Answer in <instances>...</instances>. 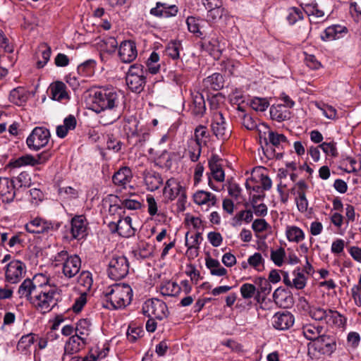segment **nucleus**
<instances>
[{
    "mask_svg": "<svg viewBox=\"0 0 361 361\" xmlns=\"http://www.w3.org/2000/svg\"><path fill=\"white\" fill-rule=\"evenodd\" d=\"M302 9L309 16H313L317 19H322L324 17V12L319 8L315 1L302 4Z\"/></svg>",
    "mask_w": 361,
    "mask_h": 361,
    "instance_id": "nucleus-40",
    "label": "nucleus"
},
{
    "mask_svg": "<svg viewBox=\"0 0 361 361\" xmlns=\"http://www.w3.org/2000/svg\"><path fill=\"white\" fill-rule=\"evenodd\" d=\"M287 238L289 241L300 242L305 238L303 231L297 226H292L286 231Z\"/></svg>",
    "mask_w": 361,
    "mask_h": 361,
    "instance_id": "nucleus-51",
    "label": "nucleus"
},
{
    "mask_svg": "<svg viewBox=\"0 0 361 361\" xmlns=\"http://www.w3.org/2000/svg\"><path fill=\"white\" fill-rule=\"evenodd\" d=\"M212 130L214 135L221 140H228L232 132L231 126L226 121L223 114L220 111L214 114Z\"/></svg>",
    "mask_w": 361,
    "mask_h": 361,
    "instance_id": "nucleus-13",
    "label": "nucleus"
},
{
    "mask_svg": "<svg viewBox=\"0 0 361 361\" xmlns=\"http://www.w3.org/2000/svg\"><path fill=\"white\" fill-rule=\"evenodd\" d=\"M77 121L73 115H69L63 121V125L59 126L56 128V135L61 138L65 137L68 132L75 129Z\"/></svg>",
    "mask_w": 361,
    "mask_h": 361,
    "instance_id": "nucleus-33",
    "label": "nucleus"
},
{
    "mask_svg": "<svg viewBox=\"0 0 361 361\" xmlns=\"http://www.w3.org/2000/svg\"><path fill=\"white\" fill-rule=\"evenodd\" d=\"M60 300V293L56 286H51L48 280L41 283L39 288L33 296L31 304L42 313L50 312Z\"/></svg>",
    "mask_w": 361,
    "mask_h": 361,
    "instance_id": "nucleus-3",
    "label": "nucleus"
},
{
    "mask_svg": "<svg viewBox=\"0 0 361 361\" xmlns=\"http://www.w3.org/2000/svg\"><path fill=\"white\" fill-rule=\"evenodd\" d=\"M118 56L123 63H131L137 56V50L135 42L125 40L118 48Z\"/></svg>",
    "mask_w": 361,
    "mask_h": 361,
    "instance_id": "nucleus-16",
    "label": "nucleus"
},
{
    "mask_svg": "<svg viewBox=\"0 0 361 361\" xmlns=\"http://www.w3.org/2000/svg\"><path fill=\"white\" fill-rule=\"evenodd\" d=\"M147 188L150 191L159 189L163 183L161 176L157 172H149L145 176Z\"/></svg>",
    "mask_w": 361,
    "mask_h": 361,
    "instance_id": "nucleus-32",
    "label": "nucleus"
},
{
    "mask_svg": "<svg viewBox=\"0 0 361 361\" xmlns=\"http://www.w3.org/2000/svg\"><path fill=\"white\" fill-rule=\"evenodd\" d=\"M329 310H324L321 307H313L310 310V316L314 320H326Z\"/></svg>",
    "mask_w": 361,
    "mask_h": 361,
    "instance_id": "nucleus-55",
    "label": "nucleus"
},
{
    "mask_svg": "<svg viewBox=\"0 0 361 361\" xmlns=\"http://www.w3.org/2000/svg\"><path fill=\"white\" fill-rule=\"evenodd\" d=\"M221 161L222 159L217 154H212L208 162L210 173L214 179L218 182H223L225 179Z\"/></svg>",
    "mask_w": 361,
    "mask_h": 361,
    "instance_id": "nucleus-23",
    "label": "nucleus"
},
{
    "mask_svg": "<svg viewBox=\"0 0 361 361\" xmlns=\"http://www.w3.org/2000/svg\"><path fill=\"white\" fill-rule=\"evenodd\" d=\"M247 264L258 271L264 269V259L259 252H255L250 256L247 259Z\"/></svg>",
    "mask_w": 361,
    "mask_h": 361,
    "instance_id": "nucleus-47",
    "label": "nucleus"
},
{
    "mask_svg": "<svg viewBox=\"0 0 361 361\" xmlns=\"http://www.w3.org/2000/svg\"><path fill=\"white\" fill-rule=\"evenodd\" d=\"M360 343V336L357 332L350 331L347 336V344L350 348H357Z\"/></svg>",
    "mask_w": 361,
    "mask_h": 361,
    "instance_id": "nucleus-63",
    "label": "nucleus"
},
{
    "mask_svg": "<svg viewBox=\"0 0 361 361\" xmlns=\"http://www.w3.org/2000/svg\"><path fill=\"white\" fill-rule=\"evenodd\" d=\"M207 82H209L211 88L218 90L224 87L223 76L220 73H214L207 78Z\"/></svg>",
    "mask_w": 361,
    "mask_h": 361,
    "instance_id": "nucleus-54",
    "label": "nucleus"
},
{
    "mask_svg": "<svg viewBox=\"0 0 361 361\" xmlns=\"http://www.w3.org/2000/svg\"><path fill=\"white\" fill-rule=\"evenodd\" d=\"M193 200L198 205L207 204L211 207L216 204V197L209 192L198 190L193 195Z\"/></svg>",
    "mask_w": 361,
    "mask_h": 361,
    "instance_id": "nucleus-29",
    "label": "nucleus"
},
{
    "mask_svg": "<svg viewBox=\"0 0 361 361\" xmlns=\"http://www.w3.org/2000/svg\"><path fill=\"white\" fill-rule=\"evenodd\" d=\"M174 156L175 154L173 153H169L166 150H164L155 159V164L161 168L170 169L172 166Z\"/></svg>",
    "mask_w": 361,
    "mask_h": 361,
    "instance_id": "nucleus-39",
    "label": "nucleus"
},
{
    "mask_svg": "<svg viewBox=\"0 0 361 361\" xmlns=\"http://www.w3.org/2000/svg\"><path fill=\"white\" fill-rule=\"evenodd\" d=\"M85 337H82L78 334L72 335L65 343L62 359L64 360L67 355H71L78 353L85 345Z\"/></svg>",
    "mask_w": 361,
    "mask_h": 361,
    "instance_id": "nucleus-20",
    "label": "nucleus"
},
{
    "mask_svg": "<svg viewBox=\"0 0 361 361\" xmlns=\"http://www.w3.org/2000/svg\"><path fill=\"white\" fill-rule=\"evenodd\" d=\"M147 71L141 64L135 63L130 66L126 77L128 88L137 93L141 92L146 83Z\"/></svg>",
    "mask_w": 361,
    "mask_h": 361,
    "instance_id": "nucleus-4",
    "label": "nucleus"
},
{
    "mask_svg": "<svg viewBox=\"0 0 361 361\" xmlns=\"http://www.w3.org/2000/svg\"><path fill=\"white\" fill-rule=\"evenodd\" d=\"M51 53V49L47 44H42L39 46L38 50L35 53V59H37V67L43 68L49 61Z\"/></svg>",
    "mask_w": 361,
    "mask_h": 361,
    "instance_id": "nucleus-28",
    "label": "nucleus"
},
{
    "mask_svg": "<svg viewBox=\"0 0 361 361\" xmlns=\"http://www.w3.org/2000/svg\"><path fill=\"white\" fill-rule=\"evenodd\" d=\"M35 342V335L28 334L23 336L17 344V350L21 353L26 354Z\"/></svg>",
    "mask_w": 361,
    "mask_h": 361,
    "instance_id": "nucleus-42",
    "label": "nucleus"
},
{
    "mask_svg": "<svg viewBox=\"0 0 361 361\" xmlns=\"http://www.w3.org/2000/svg\"><path fill=\"white\" fill-rule=\"evenodd\" d=\"M293 274L294 278L293 279L292 288L298 290L303 289L307 283V278L302 271L300 269H297L293 272Z\"/></svg>",
    "mask_w": 361,
    "mask_h": 361,
    "instance_id": "nucleus-45",
    "label": "nucleus"
},
{
    "mask_svg": "<svg viewBox=\"0 0 361 361\" xmlns=\"http://www.w3.org/2000/svg\"><path fill=\"white\" fill-rule=\"evenodd\" d=\"M319 147L327 155L331 157H336L338 155L337 149L334 142H323Z\"/></svg>",
    "mask_w": 361,
    "mask_h": 361,
    "instance_id": "nucleus-64",
    "label": "nucleus"
},
{
    "mask_svg": "<svg viewBox=\"0 0 361 361\" xmlns=\"http://www.w3.org/2000/svg\"><path fill=\"white\" fill-rule=\"evenodd\" d=\"M185 190L180 183L175 178H171L166 182L163 189L164 198L169 202H171L178 197V195Z\"/></svg>",
    "mask_w": 361,
    "mask_h": 361,
    "instance_id": "nucleus-18",
    "label": "nucleus"
},
{
    "mask_svg": "<svg viewBox=\"0 0 361 361\" xmlns=\"http://www.w3.org/2000/svg\"><path fill=\"white\" fill-rule=\"evenodd\" d=\"M118 234L124 238L133 236L135 233V229L132 226V219L130 216L121 218V212L118 213Z\"/></svg>",
    "mask_w": 361,
    "mask_h": 361,
    "instance_id": "nucleus-26",
    "label": "nucleus"
},
{
    "mask_svg": "<svg viewBox=\"0 0 361 361\" xmlns=\"http://www.w3.org/2000/svg\"><path fill=\"white\" fill-rule=\"evenodd\" d=\"M178 11V7L176 5L157 2V6L150 10V13L157 17L169 18L176 16Z\"/></svg>",
    "mask_w": 361,
    "mask_h": 361,
    "instance_id": "nucleus-25",
    "label": "nucleus"
},
{
    "mask_svg": "<svg viewBox=\"0 0 361 361\" xmlns=\"http://www.w3.org/2000/svg\"><path fill=\"white\" fill-rule=\"evenodd\" d=\"M132 178L133 174L130 169L128 166H123L114 173L112 180L115 185L125 188L130 182Z\"/></svg>",
    "mask_w": 361,
    "mask_h": 361,
    "instance_id": "nucleus-27",
    "label": "nucleus"
},
{
    "mask_svg": "<svg viewBox=\"0 0 361 361\" xmlns=\"http://www.w3.org/2000/svg\"><path fill=\"white\" fill-rule=\"evenodd\" d=\"M207 10L206 20L209 23H215L220 20L226 23L231 18L229 12L223 6H218Z\"/></svg>",
    "mask_w": 361,
    "mask_h": 361,
    "instance_id": "nucleus-22",
    "label": "nucleus"
},
{
    "mask_svg": "<svg viewBox=\"0 0 361 361\" xmlns=\"http://www.w3.org/2000/svg\"><path fill=\"white\" fill-rule=\"evenodd\" d=\"M202 145L195 141L190 140L188 142V154L192 161H197L201 154Z\"/></svg>",
    "mask_w": 361,
    "mask_h": 361,
    "instance_id": "nucleus-49",
    "label": "nucleus"
},
{
    "mask_svg": "<svg viewBox=\"0 0 361 361\" xmlns=\"http://www.w3.org/2000/svg\"><path fill=\"white\" fill-rule=\"evenodd\" d=\"M181 44L180 42L173 41L168 44L165 49V54L171 59L176 60L179 59Z\"/></svg>",
    "mask_w": 361,
    "mask_h": 361,
    "instance_id": "nucleus-48",
    "label": "nucleus"
},
{
    "mask_svg": "<svg viewBox=\"0 0 361 361\" xmlns=\"http://www.w3.org/2000/svg\"><path fill=\"white\" fill-rule=\"evenodd\" d=\"M47 281V278L43 274L35 275L32 279H25L18 290L20 298H25L31 303L33 296L36 295L39 286H41V283Z\"/></svg>",
    "mask_w": 361,
    "mask_h": 361,
    "instance_id": "nucleus-7",
    "label": "nucleus"
},
{
    "mask_svg": "<svg viewBox=\"0 0 361 361\" xmlns=\"http://www.w3.org/2000/svg\"><path fill=\"white\" fill-rule=\"evenodd\" d=\"M71 233L72 238L78 240H81L87 235V224L84 216H75L72 219Z\"/></svg>",
    "mask_w": 361,
    "mask_h": 361,
    "instance_id": "nucleus-19",
    "label": "nucleus"
},
{
    "mask_svg": "<svg viewBox=\"0 0 361 361\" xmlns=\"http://www.w3.org/2000/svg\"><path fill=\"white\" fill-rule=\"evenodd\" d=\"M123 143L115 138L112 135H108V138L106 140V147L109 149H112L115 152H118L121 149Z\"/></svg>",
    "mask_w": 361,
    "mask_h": 361,
    "instance_id": "nucleus-62",
    "label": "nucleus"
},
{
    "mask_svg": "<svg viewBox=\"0 0 361 361\" xmlns=\"http://www.w3.org/2000/svg\"><path fill=\"white\" fill-rule=\"evenodd\" d=\"M96 62L94 60H87L86 61L83 62L82 63L78 66V73L83 74L90 73L93 71Z\"/></svg>",
    "mask_w": 361,
    "mask_h": 361,
    "instance_id": "nucleus-60",
    "label": "nucleus"
},
{
    "mask_svg": "<svg viewBox=\"0 0 361 361\" xmlns=\"http://www.w3.org/2000/svg\"><path fill=\"white\" fill-rule=\"evenodd\" d=\"M286 18L290 25H293L298 20L303 18L302 13L299 8L293 7L290 10Z\"/></svg>",
    "mask_w": 361,
    "mask_h": 361,
    "instance_id": "nucleus-59",
    "label": "nucleus"
},
{
    "mask_svg": "<svg viewBox=\"0 0 361 361\" xmlns=\"http://www.w3.org/2000/svg\"><path fill=\"white\" fill-rule=\"evenodd\" d=\"M181 290V287L175 281H168L160 287L161 293L167 296H176Z\"/></svg>",
    "mask_w": 361,
    "mask_h": 361,
    "instance_id": "nucleus-38",
    "label": "nucleus"
},
{
    "mask_svg": "<svg viewBox=\"0 0 361 361\" xmlns=\"http://www.w3.org/2000/svg\"><path fill=\"white\" fill-rule=\"evenodd\" d=\"M270 116L273 120L282 121L288 118V112L285 109L284 106L281 104L271 106L270 108Z\"/></svg>",
    "mask_w": 361,
    "mask_h": 361,
    "instance_id": "nucleus-44",
    "label": "nucleus"
},
{
    "mask_svg": "<svg viewBox=\"0 0 361 361\" xmlns=\"http://www.w3.org/2000/svg\"><path fill=\"white\" fill-rule=\"evenodd\" d=\"M293 315L288 312H279L276 313L272 318V325L278 330H287L294 324Z\"/></svg>",
    "mask_w": 361,
    "mask_h": 361,
    "instance_id": "nucleus-17",
    "label": "nucleus"
},
{
    "mask_svg": "<svg viewBox=\"0 0 361 361\" xmlns=\"http://www.w3.org/2000/svg\"><path fill=\"white\" fill-rule=\"evenodd\" d=\"M61 224L56 221H48L42 217H35L25 224V229L30 233H51L57 231Z\"/></svg>",
    "mask_w": 361,
    "mask_h": 361,
    "instance_id": "nucleus-8",
    "label": "nucleus"
},
{
    "mask_svg": "<svg viewBox=\"0 0 361 361\" xmlns=\"http://www.w3.org/2000/svg\"><path fill=\"white\" fill-rule=\"evenodd\" d=\"M284 257L285 250L282 247H280L276 250H271V259L279 267L282 265Z\"/></svg>",
    "mask_w": 361,
    "mask_h": 361,
    "instance_id": "nucleus-58",
    "label": "nucleus"
},
{
    "mask_svg": "<svg viewBox=\"0 0 361 361\" xmlns=\"http://www.w3.org/2000/svg\"><path fill=\"white\" fill-rule=\"evenodd\" d=\"M143 330L140 327H133L130 326L127 331V338L130 342H135L141 337Z\"/></svg>",
    "mask_w": 361,
    "mask_h": 361,
    "instance_id": "nucleus-61",
    "label": "nucleus"
},
{
    "mask_svg": "<svg viewBox=\"0 0 361 361\" xmlns=\"http://www.w3.org/2000/svg\"><path fill=\"white\" fill-rule=\"evenodd\" d=\"M302 334L304 336L312 341V343L317 341L323 334V327L321 326H314L313 324H306L302 326Z\"/></svg>",
    "mask_w": 361,
    "mask_h": 361,
    "instance_id": "nucleus-35",
    "label": "nucleus"
},
{
    "mask_svg": "<svg viewBox=\"0 0 361 361\" xmlns=\"http://www.w3.org/2000/svg\"><path fill=\"white\" fill-rule=\"evenodd\" d=\"M204 146L209 140V132L205 126H199L195 130V139L192 140Z\"/></svg>",
    "mask_w": 361,
    "mask_h": 361,
    "instance_id": "nucleus-46",
    "label": "nucleus"
},
{
    "mask_svg": "<svg viewBox=\"0 0 361 361\" xmlns=\"http://www.w3.org/2000/svg\"><path fill=\"white\" fill-rule=\"evenodd\" d=\"M250 106L257 111H264L269 106V102L266 99L255 97L252 99Z\"/></svg>",
    "mask_w": 361,
    "mask_h": 361,
    "instance_id": "nucleus-56",
    "label": "nucleus"
},
{
    "mask_svg": "<svg viewBox=\"0 0 361 361\" xmlns=\"http://www.w3.org/2000/svg\"><path fill=\"white\" fill-rule=\"evenodd\" d=\"M56 262H63V274L67 278H73L80 271L81 267L80 258L76 255H68L66 250L59 252L55 257Z\"/></svg>",
    "mask_w": 361,
    "mask_h": 361,
    "instance_id": "nucleus-5",
    "label": "nucleus"
},
{
    "mask_svg": "<svg viewBox=\"0 0 361 361\" xmlns=\"http://www.w3.org/2000/svg\"><path fill=\"white\" fill-rule=\"evenodd\" d=\"M192 111L196 116H202L205 111V102L202 94L197 93L193 96Z\"/></svg>",
    "mask_w": 361,
    "mask_h": 361,
    "instance_id": "nucleus-43",
    "label": "nucleus"
},
{
    "mask_svg": "<svg viewBox=\"0 0 361 361\" xmlns=\"http://www.w3.org/2000/svg\"><path fill=\"white\" fill-rule=\"evenodd\" d=\"M9 99L17 105H21L25 101L23 90L21 88L13 89L10 92Z\"/></svg>",
    "mask_w": 361,
    "mask_h": 361,
    "instance_id": "nucleus-53",
    "label": "nucleus"
},
{
    "mask_svg": "<svg viewBox=\"0 0 361 361\" xmlns=\"http://www.w3.org/2000/svg\"><path fill=\"white\" fill-rule=\"evenodd\" d=\"M200 238H202V233L200 232L194 235H190V232L185 233V246L188 247V252H190L191 255H197Z\"/></svg>",
    "mask_w": 361,
    "mask_h": 361,
    "instance_id": "nucleus-34",
    "label": "nucleus"
},
{
    "mask_svg": "<svg viewBox=\"0 0 361 361\" xmlns=\"http://www.w3.org/2000/svg\"><path fill=\"white\" fill-rule=\"evenodd\" d=\"M49 88L51 99L57 101L68 99V94L66 92V86L63 82L56 81L52 83Z\"/></svg>",
    "mask_w": 361,
    "mask_h": 361,
    "instance_id": "nucleus-30",
    "label": "nucleus"
},
{
    "mask_svg": "<svg viewBox=\"0 0 361 361\" xmlns=\"http://www.w3.org/2000/svg\"><path fill=\"white\" fill-rule=\"evenodd\" d=\"M267 139L269 143L278 149H280V147L283 149L285 146L289 145L286 137L283 134L273 130H269Z\"/></svg>",
    "mask_w": 361,
    "mask_h": 361,
    "instance_id": "nucleus-36",
    "label": "nucleus"
},
{
    "mask_svg": "<svg viewBox=\"0 0 361 361\" xmlns=\"http://www.w3.org/2000/svg\"><path fill=\"white\" fill-rule=\"evenodd\" d=\"M255 283L257 286L255 298L258 299L260 297L264 298L270 293L271 286L268 279L259 277L255 281Z\"/></svg>",
    "mask_w": 361,
    "mask_h": 361,
    "instance_id": "nucleus-37",
    "label": "nucleus"
},
{
    "mask_svg": "<svg viewBox=\"0 0 361 361\" xmlns=\"http://www.w3.org/2000/svg\"><path fill=\"white\" fill-rule=\"evenodd\" d=\"M90 322L87 319H82L79 320L75 328V334L84 337L88 336L90 331Z\"/></svg>",
    "mask_w": 361,
    "mask_h": 361,
    "instance_id": "nucleus-50",
    "label": "nucleus"
},
{
    "mask_svg": "<svg viewBox=\"0 0 361 361\" xmlns=\"http://www.w3.org/2000/svg\"><path fill=\"white\" fill-rule=\"evenodd\" d=\"M142 312L147 317L161 320L167 317L168 307L164 302L159 299H151L143 304Z\"/></svg>",
    "mask_w": 361,
    "mask_h": 361,
    "instance_id": "nucleus-9",
    "label": "nucleus"
},
{
    "mask_svg": "<svg viewBox=\"0 0 361 361\" xmlns=\"http://www.w3.org/2000/svg\"><path fill=\"white\" fill-rule=\"evenodd\" d=\"M49 138L50 133L47 128L36 127L27 137L26 143L30 149L38 151L48 144Z\"/></svg>",
    "mask_w": 361,
    "mask_h": 361,
    "instance_id": "nucleus-10",
    "label": "nucleus"
},
{
    "mask_svg": "<svg viewBox=\"0 0 361 361\" xmlns=\"http://www.w3.org/2000/svg\"><path fill=\"white\" fill-rule=\"evenodd\" d=\"M326 322L338 327H343L345 324L346 319L336 310H329Z\"/></svg>",
    "mask_w": 361,
    "mask_h": 361,
    "instance_id": "nucleus-41",
    "label": "nucleus"
},
{
    "mask_svg": "<svg viewBox=\"0 0 361 361\" xmlns=\"http://www.w3.org/2000/svg\"><path fill=\"white\" fill-rule=\"evenodd\" d=\"M275 303L283 308H288L293 305L294 300L290 291L279 287L275 290L273 294Z\"/></svg>",
    "mask_w": 361,
    "mask_h": 361,
    "instance_id": "nucleus-21",
    "label": "nucleus"
},
{
    "mask_svg": "<svg viewBox=\"0 0 361 361\" xmlns=\"http://www.w3.org/2000/svg\"><path fill=\"white\" fill-rule=\"evenodd\" d=\"M129 272V262L123 255H113L111 258L107 273L113 280H120L127 276Z\"/></svg>",
    "mask_w": 361,
    "mask_h": 361,
    "instance_id": "nucleus-6",
    "label": "nucleus"
},
{
    "mask_svg": "<svg viewBox=\"0 0 361 361\" xmlns=\"http://www.w3.org/2000/svg\"><path fill=\"white\" fill-rule=\"evenodd\" d=\"M51 157V153L47 151L42 152L37 155L36 157L30 154H25L16 159H12L8 164L11 168H19L23 166L30 165L35 166L43 164L47 162Z\"/></svg>",
    "mask_w": 361,
    "mask_h": 361,
    "instance_id": "nucleus-14",
    "label": "nucleus"
},
{
    "mask_svg": "<svg viewBox=\"0 0 361 361\" xmlns=\"http://www.w3.org/2000/svg\"><path fill=\"white\" fill-rule=\"evenodd\" d=\"M253 219V214L251 210H242L235 214L233 220L236 224H240L242 221L250 223Z\"/></svg>",
    "mask_w": 361,
    "mask_h": 361,
    "instance_id": "nucleus-57",
    "label": "nucleus"
},
{
    "mask_svg": "<svg viewBox=\"0 0 361 361\" xmlns=\"http://www.w3.org/2000/svg\"><path fill=\"white\" fill-rule=\"evenodd\" d=\"M348 31L347 28L344 26L339 25H334L328 27L322 35V39L324 41L334 40L338 39L341 37L343 33H346Z\"/></svg>",
    "mask_w": 361,
    "mask_h": 361,
    "instance_id": "nucleus-31",
    "label": "nucleus"
},
{
    "mask_svg": "<svg viewBox=\"0 0 361 361\" xmlns=\"http://www.w3.org/2000/svg\"><path fill=\"white\" fill-rule=\"evenodd\" d=\"M121 101V92L114 87H102L96 90L92 96V103L93 110L97 113L106 110L113 111L111 117L104 121V124H110L118 120L120 117L116 112Z\"/></svg>",
    "mask_w": 361,
    "mask_h": 361,
    "instance_id": "nucleus-1",
    "label": "nucleus"
},
{
    "mask_svg": "<svg viewBox=\"0 0 361 361\" xmlns=\"http://www.w3.org/2000/svg\"><path fill=\"white\" fill-rule=\"evenodd\" d=\"M13 181L8 178H0V196L5 202H11L15 197Z\"/></svg>",
    "mask_w": 361,
    "mask_h": 361,
    "instance_id": "nucleus-24",
    "label": "nucleus"
},
{
    "mask_svg": "<svg viewBox=\"0 0 361 361\" xmlns=\"http://www.w3.org/2000/svg\"><path fill=\"white\" fill-rule=\"evenodd\" d=\"M138 195L131 193L129 197L122 196L119 200L120 204H114L110 205L109 213L114 214L121 211L124 214L123 209H127L129 210H137L142 207V202L139 200Z\"/></svg>",
    "mask_w": 361,
    "mask_h": 361,
    "instance_id": "nucleus-15",
    "label": "nucleus"
},
{
    "mask_svg": "<svg viewBox=\"0 0 361 361\" xmlns=\"http://www.w3.org/2000/svg\"><path fill=\"white\" fill-rule=\"evenodd\" d=\"M26 274V265L18 259H13L5 268V281L11 284L19 283Z\"/></svg>",
    "mask_w": 361,
    "mask_h": 361,
    "instance_id": "nucleus-12",
    "label": "nucleus"
},
{
    "mask_svg": "<svg viewBox=\"0 0 361 361\" xmlns=\"http://www.w3.org/2000/svg\"><path fill=\"white\" fill-rule=\"evenodd\" d=\"M240 292L243 298L247 300L257 295V288L253 284L246 283L240 286Z\"/></svg>",
    "mask_w": 361,
    "mask_h": 361,
    "instance_id": "nucleus-52",
    "label": "nucleus"
},
{
    "mask_svg": "<svg viewBox=\"0 0 361 361\" xmlns=\"http://www.w3.org/2000/svg\"><path fill=\"white\" fill-rule=\"evenodd\" d=\"M336 337L334 335L322 334L321 336L309 343V346L324 355H331L337 348Z\"/></svg>",
    "mask_w": 361,
    "mask_h": 361,
    "instance_id": "nucleus-11",
    "label": "nucleus"
},
{
    "mask_svg": "<svg viewBox=\"0 0 361 361\" xmlns=\"http://www.w3.org/2000/svg\"><path fill=\"white\" fill-rule=\"evenodd\" d=\"M102 306L107 309H121L130 305L133 290L127 283H115L107 287L103 292Z\"/></svg>",
    "mask_w": 361,
    "mask_h": 361,
    "instance_id": "nucleus-2",
    "label": "nucleus"
}]
</instances>
